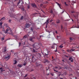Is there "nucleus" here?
<instances>
[{
	"label": "nucleus",
	"instance_id": "obj_1",
	"mask_svg": "<svg viewBox=\"0 0 79 79\" xmlns=\"http://www.w3.org/2000/svg\"><path fill=\"white\" fill-rule=\"evenodd\" d=\"M10 55H11V54H9L8 55V54H7V56H6L4 58L5 60H8L10 58Z\"/></svg>",
	"mask_w": 79,
	"mask_h": 79
},
{
	"label": "nucleus",
	"instance_id": "obj_2",
	"mask_svg": "<svg viewBox=\"0 0 79 79\" xmlns=\"http://www.w3.org/2000/svg\"><path fill=\"white\" fill-rule=\"evenodd\" d=\"M10 31L11 32H12V30H11V29L10 27H8V28L6 29V31L5 32V33L6 34L9 31Z\"/></svg>",
	"mask_w": 79,
	"mask_h": 79
},
{
	"label": "nucleus",
	"instance_id": "obj_3",
	"mask_svg": "<svg viewBox=\"0 0 79 79\" xmlns=\"http://www.w3.org/2000/svg\"><path fill=\"white\" fill-rule=\"evenodd\" d=\"M49 20H50L49 19H47L46 20V22H45V23L46 24V27L47 26V25H48V23H49Z\"/></svg>",
	"mask_w": 79,
	"mask_h": 79
},
{
	"label": "nucleus",
	"instance_id": "obj_4",
	"mask_svg": "<svg viewBox=\"0 0 79 79\" xmlns=\"http://www.w3.org/2000/svg\"><path fill=\"white\" fill-rule=\"evenodd\" d=\"M32 60L31 61L34 62L35 61H36V59H35V58L34 56H32Z\"/></svg>",
	"mask_w": 79,
	"mask_h": 79
},
{
	"label": "nucleus",
	"instance_id": "obj_5",
	"mask_svg": "<svg viewBox=\"0 0 79 79\" xmlns=\"http://www.w3.org/2000/svg\"><path fill=\"white\" fill-rule=\"evenodd\" d=\"M31 6H32V7H33L34 8H36L37 6L35 4V3H33L31 4Z\"/></svg>",
	"mask_w": 79,
	"mask_h": 79
},
{
	"label": "nucleus",
	"instance_id": "obj_6",
	"mask_svg": "<svg viewBox=\"0 0 79 79\" xmlns=\"http://www.w3.org/2000/svg\"><path fill=\"white\" fill-rule=\"evenodd\" d=\"M32 46L34 48H35V47H37V44L35 43V44H33Z\"/></svg>",
	"mask_w": 79,
	"mask_h": 79
},
{
	"label": "nucleus",
	"instance_id": "obj_7",
	"mask_svg": "<svg viewBox=\"0 0 79 79\" xmlns=\"http://www.w3.org/2000/svg\"><path fill=\"white\" fill-rule=\"evenodd\" d=\"M35 39V37H32V38H30L29 39V40H30V41L31 42H34V41L33 40H33V39Z\"/></svg>",
	"mask_w": 79,
	"mask_h": 79
},
{
	"label": "nucleus",
	"instance_id": "obj_8",
	"mask_svg": "<svg viewBox=\"0 0 79 79\" xmlns=\"http://www.w3.org/2000/svg\"><path fill=\"white\" fill-rule=\"evenodd\" d=\"M69 60L71 61V62H73V60H74V59H73V57H70Z\"/></svg>",
	"mask_w": 79,
	"mask_h": 79
},
{
	"label": "nucleus",
	"instance_id": "obj_9",
	"mask_svg": "<svg viewBox=\"0 0 79 79\" xmlns=\"http://www.w3.org/2000/svg\"><path fill=\"white\" fill-rule=\"evenodd\" d=\"M57 47V45L56 44H54L53 45V46L52 47V48L53 49H55V47Z\"/></svg>",
	"mask_w": 79,
	"mask_h": 79
},
{
	"label": "nucleus",
	"instance_id": "obj_10",
	"mask_svg": "<svg viewBox=\"0 0 79 79\" xmlns=\"http://www.w3.org/2000/svg\"><path fill=\"white\" fill-rule=\"evenodd\" d=\"M48 53H49V52L48 51H46L45 52V56H47L48 55Z\"/></svg>",
	"mask_w": 79,
	"mask_h": 79
},
{
	"label": "nucleus",
	"instance_id": "obj_11",
	"mask_svg": "<svg viewBox=\"0 0 79 79\" xmlns=\"http://www.w3.org/2000/svg\"><path fill=\"white\" fill-rule=\"evenodd\" d=\"M35 66H36V67H37V66H39V65H40V64H39V63L36 62V63H35Z\"/></svg>",
	"mask_w": 79,
	"mask_h": 79
},
{
	"label": "nucleus",
	"instance_id": "obj_12",
	"mask_svg": "<svg viewBox=\"0 0 79 79\" xmlns=\"http://www.w3.org/2000/svg\"><path fill=\"white\" fill-rule=\"evenodd\" d=\"M3 50H4V52H6V47H4L3 48Z\"/></svg>",
	"mask_w": 79,
	"mask_h": 79
},
{
	"label": "nucleus",
	"instance_id": "obj_13",
	"mask_svg": "<svg viewBox=\"0 0 79 79\" xmlns=\"http://www.w3.org/2000/svg\"><path fill=\"white\" fill-rule=\"evenodd\" d=\"M30 26V25L29 24H28L27 23L26 24L25 27H29Z\"/></svg>",
	"mask_w": 79,
	"mask_h": 79
},
{
	"label": "nucleus",
	"instance_id": "obj_14",
	"mask_svg": "<svg viewBox=\"0 0 79 79\" xmlns=\"http://www.w3.org/2000/svg\"><path fill=\"white\" fill-rule=\"evenodd\" d=\"M56 4H57V5H58V6H59V8H60L61 9V5L60 4H59L58 3L56 2Z\"/></svg>",
	"mask_w": 79,
	"mask_h": 79
},
{
	"label": "nucleus",
	"instance_id": "obj_15",
	"mask_svg": "<svg viewBox=\"0 0 79 79\" xmlns=\"http://www.w3.org/2000/svg\"><path fill=\"white\" fill-rule=\"evenodd\" d=\"M54 68H55V69H61V67H60V66H58V67H54Z\"/></svg>",
	"mask_w": 79,
	"mask_h": 79
},
{
	"label": "nucleus",
	"instance_id": "obj_16",
	"mask_svg": "<svg viewBox=\"0 0 79 79\" xmlns=\"http://www.w3.org/2000/svg\"><path fill=\"white\" fill-rule=\"evenodd\" d=\"M69 2L71 3V4L73 5H74V3H75V2H74V1H72L71 2H70V1H69Z\"/></svg>",
	"mask_w": 79,
	"mask_h": 79
},
{
	"label": "nucleus",
	"instance_id": "obj_17",
	"mask_svg": "<svg viewBox=\"0 0 79 79\" xmlns=\"http://www.w3.org/2000/svg\"><path fill=\"white\" fill-rule=\"evenodd\" d=\"M66 36H68V35H69V31L67 30V31H66Z\"/></svg>",
	"mask_w": 79,
	"mask_h": 79
},
{
	"label": "nucleus",
	"instance_id": "obj_18",
	"mask_svg": "<svg viewBox=\"0 0 79 79\" xmlns=\"http://www.w3.org/2000/svg\"><path fill=\"white\" fill-rule=\"evenodd\" d=\"M22 66H23V65L20 64H18L17 65V66H18V68H21Z\"/></svg>",
	"mask_w": 79,
	"mask_h": 79
},
{
	"label": "nucleus",
	"instance_id": "obj_19",
	"mask_svg": "<svg viewBox=\"0 0 79 79\" xmlns=\"http://www.w3.org/2000/svg\"><path fill=\"white\" fill-rule=\"evenodd\" d=\"M0 70H1V72H3V71H5V70H3V69H2V68H0Z\"/></svg>",
	"mask_w": 79,
	"mask_h": 79
},
{
	"label": "nucleus",
	"instance_id": "obj_20",
	"mask_svg": "<svg viewBox=\"0 0 79 79\" xmlns=\"http://www.w3.org/2000/svg\"><path fill=\"white\" fill-rule=\"evenodd\" d=\"M14 62H15L14 63V64H16V63H18V62H17V61H16V60H15L14 61Z\"/></svg>",
	"mask_w": 79,
	"mask_h": 79
},
{
	"label": "nucleus",
	"instance_id": "obj_21",
	"mask_svg": "<svg viewBox=\"0 0 79 79\" xmlns=\"http://www.w3.org/2000/svg\"><path fill=\"white\" fill-rule=\"evenodd\" d=\"M10 15H9L11 18H13V14L11 13H10Z\"/></svg>",
	"mask_w": 79,
	"mask_h": 79
},
{
	"label": "nucleus",
	"instance_id": "obj_22",
	"mask_svg": "<svg viewBox=\"0 0 79 79\" xmlns=\"http://www.w3.org/2000/svg\"><path fill=\"white\" fill-rule=\"evenodd\" d=\"M44 61H45V62H44V63H46V62H47V63H49V61H48V60L47 59H45Z\"/></svg>",
	"mask_w": 79,
	"mask_h": 79
},
{
	"label": "nucleus",
	"instance_id": "obj_23",
	"mask_svg": "<svg viewBox=\"0 0 79 79\" xmlns=\"http://www.w3.org/2000/svg\"><path fill=\"white\" fill-rule=\"evenodd\" d=\"M70 41L71 42L72 40H74V39H73V38H70Z\"/></svg>",
	"mask_w": 79,
	"mask_h": 79
},
{
	"label": "nucleus",
	"instance_id": "obj_24",
	"mask_svg": "<svg viewBox=\"0 0 79 79\" xmlns=\"http://www.w3.org/2000/svg\"><path fill=\"white\" fill-rule=\"evenodd\" d=\"M60 23V20L58 19L56 21L57 23Z\"/></svg>",
	"mask_w": 79,
	"mask_h": 79
},
{
	"label": "nucleus",
	"instance_id": "obj_25",
	"mask_svg": "<svg viewBox=\"0 0 79 79\" xmlns=\"http://www.w3.org/2000/svg\"><path fill=\"white\" fill-rule=\"evenodd\" d=\"M62 45H63V44H62L60 45L59 46V47H60V48H62L63 47V46Z\"/></svg>",
	"mask_w": 79,
	"mask_h": 79
},
{
	"label": "nucleus",
	"instance_id": "obj_26",
	"mask_svg": "<svg viewBox=\"0 0 79 79\" xmlns=\"http://www.w3.org/2000/svg\"><path fill=\"white\" fill-rule=\"evenodd\" d=\"M23 16H21L20 18V20H23Z\"/></svg>",
	"mask_w": 79,
	"mask_h": 79
},
{
	"label": "nucleus",
	"instance_id": "obj_27",
	"mask_svg": "<svg viewBox=\"0 0 79 79\" xmlns=\"http://www.w3.org/2000/svg\"><path fill=\"white\" fill-rule=\"evenodd\" d=\"M2 19H3V20H5V17H4L1 18V20H2Z\"/></svg>",
	"mask_w": 79,
	"mask_h": 79
},
{
	"label": "nucleus",
	"instance_id": "obj_28",
	"mask_svg": "<svg viewBox=\"0 0 79 79\" xmlns=\"http://www.w3.org/2000/svg\"><path fill=\"white\" fill-rule=\"evenodd\" d=\"M74 49H71V50H69V52H72V51L73 52V51H74Z\"/></svg>",
	"mask_w": 79,
	"mask_h": 79
},
{
	"label": "nucleus",
	"instance_id": "obj_29",
	"mask_svg": "<svg viewBox=\"0 0 79 79\" xmlns=\"http://www.w3.org/2000/svg\"><path fill=\"white\" fill-rule=\"evenodd\" d=\"M4 39H5V38L4 37H3L1 39V40L2 41L3 40H4Z\"/></svg>",
	"mask_w": 79,
	"mask_h": 79
},
{
	"label": "nucleus",
	"instance_id": "obj_30",
	"mask_svg": "<svg viewBox=\"0 0 79 79\" xmlns=\"http://www.w3.org/2000/svg\"><path fill=\"white\" fill-rule=\"evenodd\" d=\"M21 42H19V47H20L21 46Z\"/></svg>",
	"mask_w": 79,
	"mask_h": 79
},
{
	"label": "nucleus",
	"instance_id": "obj_31",
	"mask_svg": "<svg viewBox=\"0 0 79 79\" xmlns=\"http://www.w3.org/2000/svg\"><path fill=\"white\" fill-rule=\"evenodd\" d=\"M26 38H27V36L26 35H25L23 37V39H26Z\"/></svg>",
	"mask_w": 79,
	"mask_h": 79
},
{
	"label": "nucleus",
	"instance_id": "obj_32",
	"mask_svg": "<svg viewBox=\"0 0 79 79\" xmlns=\"http://www.w3.org/2000/svg\"><path fill=\"white\" fill-rule=\"evenodd\" d=\"M3 24V23L1 22L0 23V26H2V24Z\"/></svg>",
	"mask_w": 79,
	"mask_h": 79
},
{
	"label": "nucleus",
	"instance_id": "obj_33",
	"mask_svg": "<svg viewBox=\"0 0 79 79\" xmlns=\"http://www.w3.org/2000/svg\"><path fill=\"white\" fill-rule=\"evenodd\" d=\"M9 34H11L12 35H13V34L12 32H11V33H9Z\"/></svg>",
	"mask_w": 79,
	"mask_h": 79
},
{
	"label": "nucleus",
	"instance_id": "obj_34",
	"mask_svg": "<svg viewBox=\"0 0 79 79\" xmlns=\"http://www.w3.org/2000/svg\"><path fill=\"white\" fill-rule=\"evenodd\" d=\"M31 31H33V29L32 28V27H31Z\"/></svg>",
	"mask_w": 79,
	"mask_h": 79
},
{
	"label": "nucleus",
	"instance_id": "obj_35",
	"mask_svg": "<svg viewBox=\"0 0 79 79\" xmlns=\"http://www.w3.org/2000/svg\"><path fill=\"white\" fill-rule=\"evenodd\" d=\"M55 52H57V47L56 48V50L55 51Z\"/></svg>",
	"mask_w": 79,
	"mask_h": 79
},
{
	"label": "nucleus",
	"instance_id": "obj_36",
	"mask_svg": "<svg viewBox=\"0 0 79 79\" xmlns=\"http://www.w3.org/2000/svg\"><path fill=\"white\" fill-rule=\"evenodd\" d=\"M27 8H28V9H29V8H30V6H29L28 5H27Z\"/></svg>",
	"mask_w": 79,
	"mask_h": 79
},
{
	"label": "nucleus",
	"instance_id": "obj_37",
	"mask_svg": "<svg viewBox=\"0 0 79 79\" xmlns=\"http://www.w3.org/2000/svg\"><path fill=\"white\" fill-rule=\"evenodd\" d=\"M64 4L66 6H68V4H66V2H64Z\"/></svg>",
	"mask_w": 79,
	"mask_h": 79
},
{
	"label": "nucleus",
	"instance_id": "obj_38",
	"mask_svg": "<svg viewBox=\"0 0 79 79\" xmlns=\"http://www.w3.org/2000/svg\"><path fill=\"white\" fill-rule=\"evenodd\" d=\"M26 64V63H25L23 64V65H24V66H25Z\"/></svg>",
	"mask_w": 79,
	"mask_h": 79
},
{
	"label": "nucleus",
	"instance_id": "obj_39",
	"mask_svg": "<svg viewBox=\"0 0 79 79\" xmlns=\"http://www.w3.org/2000/svg\"><path fill=\"white\" fill-rule=\"evenodd\" d=\"M50 13H53V11L51 10L50 12Z\"/></svg>",
	"mask_w": 79,
	"mask_h": 79
},
{
	"label": "nucleus",
	"instance_id": "obj_40",
	"mask_svg": "<svg viewBox=\"0 0 79 79\" xmlns=\"http://www.w3.org/2000/svg\"><path fill=\"white\" fill-rule=\"evenodd\" d=\"M38 55H40V56H41V54L40 53H38Z\"/></svg>",
	"mask_w": 79,
	"mask_h": 79
},
{
	"label": "nucleus",
	"instance_id": "obj_41",
	"mask_svg": "<svg viewBox=\"0 0 79 79\" xmlns=\"http://www.w3.org/2000/svg\"><path fill=\"white\" fill-rule=\"evenodd\" d=\"M23 45H25L26 44V42H24L23 43Z\"/></svg>",
	"mask_w": 79,
	"mask_h": 79
},
{
	"label": "nucleus",
	"instance_id": "obj_42",
	"mask_svg": "<svg viewBox=\"0 0 79 79\" xmlns=\"http://www.w3.org/2000/svg\"><path fill=\"white\" fill-rule=\"evenodd\" d=\"M33 51L34 52H36V51L34 49H33Z\"/></svg>",
	"mask_w": 79,
	"mask_h": 79
},
{
	"label": "nucleus",
	"instance_id": "obj_43",
	"mask_svg": "<svg viewBox=\"0 0 79 79\" xmlns=\"http://www.w3.org/2000/svg\"><path fill=\"white\" fill-rule=\"evenodd\" d=\"M21 3V2H20V1H19V2H18V5H19V3Z\"/></svg>",
	"mask_w": 79,
	"mask_h": 79
},
{
	"label": "nucleus",
	"instance_id": "obj_44",
	"mask_svg": "<svg viewBox=\"0 0 79 79\" xmlns=\"http://www.w3.org/2000/svg\"><path fill=\"white\" fill-rule=\"evenodd\" d=\"M54 71H56V72H58V71L56 70L55 69H54Z\"/></svg>",
	"mask_w": 79,
	"mask_h": 79
},
{
	"label": "nucleus",
	"instance_id": "obj_45",
	"mask_svg": "<svg viewBox=\"0 0 79 79\" xmlns=\"http://www.w3.org/2000/svg\"><path fill=\"white\" fill-rule=\"evenodd\" d=\"M64 75H66V72H65L64 73Z\"/></svg>",
	"mask_w": 79,
	"mask_h": 79
},
{
	"label": "nucleus",
	"instance_id": "obj_46",
	"mask_svg": "<svg viewBox=\"0 0 79 79\" xmlns=\"http://www.w3.org/2000/svg\"><path fill=\"white\" fill-rule=\"evenodd\" d=\"M11 20H9V23H11Z\"/></svg>",
	"mask_w": 79,
	"mask_h": 79
},
{
	"label": "nucleus",
	"instance_id": "obj_47",
	"mask_svg": "<svg viewBox=\"0 0 79 79\" xmlns=\"http://www.w3.org/2000/svg\"><path fill=\"white\" fill-rule=\"evenodd\" d=\"M65 56V57H67V58H68V57H69V56H67L66 55H64Z\"/></svg>",
	"mask_w": 79,
	"mask_h": 79
},
{
	"label": "nucleus",
	"instance_id": "obj_48",
	"mask_svg": "<svg viewBox=\"0 0 79 79\" xmlns=\"http://www.w3.org/2000/svg\"><path fill=\"white\" fill-rule=\"evenodd\" d=\"M55 33L56 34H58V33L57 32V31H55Z\"/></svg>",
	"mask_w": 79,
	"mask_h": 79
},
{
	"label": "nucleus",
	"instance_id": "obj_49",
	"mask_svg": "<svg viewBox=\"0 0 79 79\" xmlns=\"http://www.w3.org/2000/svg\"><path fill=\"white\" fill-rule=\"evenodd\" d=\"M34 71V69H31V71Z\"/></svg>",
	"mask_w": 79,
	"mask_h": 79
},
{
	"label": "nucleus",
	"instance_id": "obj_50",
	"mask_svg": "<svg viewBox=\"0 0 79 79\" xmlns=\"http://www.w3.org/2000/svg\"><path fill=\"white\" fill-rule=\"evenodd\" d=\"M52 21H53V20L52 19L50 21V22H52Z\"/></svg>",
	"mask_w": 79,
	"mask_h": 79
},
{
	"label": "nucleus",
	"instance_id": "obj_51",
	"mask_svg": "<svg viewBox=\"0 0 79 79\" xmlns=\"http://www.w3.org/2000/svg\"><path fill=\"white\" fill-rule=\"evenodd\" d=\"M43 6V4H40V6Z\"/></svg>",
	"mask_w": 79,
	"mask_h": 79
},
{
	"label": "nucleus",
	"instance_id": "obj_52",
	"mask_svg": "<svg viewBox=\"0 0 79 79\" xmlns=\"http://www.w3.org/2000/svg\"><path fill=\"white\" fill-rule=\"evenodd\" d=\"M45 3H48V2H46Z\"/></svg>",
	"mask_w": 79,
	"mask_h": 79
},
{
	"label": "nucleus",
	"instance_id": "obj_53",
	"mask_svg": "<svg viewBox=\"0 0 79 79\" xmlns=\"http://www.w3.org/2000/svg\"><path fill=\"white\" fill-rule=\"evenodd\" d=\"M40 38H41V37H42V35L40 36Z\"/></svg>",
	"mask_w": 79,
	"mask_h": 79
},
{
	"label": "nucleus",
	"instance_id": "obj_54",
	"mask_svg": "<svg viewBox=\"0 0 79 79\" xmlns=\"http://www.w3.org/2000/svg\"><path fill=\"white\" fill-rule=\"evenodd\" d=\"M27 76V75H26L25 76V77H26Z\"/></svg>",
	"mask_w": 79,
	"mask_h": 79
},
{
	"label": "nucleus",
	"instance_id": "obj_55",
	"mask_svg": "<svg viewBox=\"0 0 79 79\" xmlns=\"http://www.w3.org/2000/svg\"><path fill=\"white\" fill-rule=\"evenodd\" d=\"M61 29H63V27L62 26H61Z\"/></svg>",
	"mask_w": 79,
	"mask_h": 79
},
{
	"label": "nucleus",
	"instance_id": "obj_56",
	"mask_svg": "<svg viewBox=\"0 0 79 79\" xmlns=\"http://www.w3.org/2000/svg\"><path fill=\"white\" fill-rule=\"evenodd\" d=\"M72 12V13H74V11H72V12Z\"/></svg>",
	"mask_w": 79,
	"mask_h": 79
},
{
	"label": "nucleus",
	"instance_id": "obj_57",
	"mask_svg": "<svg viewBox=\"0 0 79 79\" xmlns=\"http://www.w3.org/2000/svg\"><path fill=\"white\" fill-rule=\"evenodd\" d=\"M60 79H63V78H60Z\"/></svg>",
	"mask_w": 79,
	"mask_h": 79
},
{
	"label": "nucleus",
	"instance_id": "obj_58",
	"mask_svg": "<svg viewBox=\"0 0 79 79\" xmlns=\"http://www.w3.org/2000/svg\"><path fill=\"white\" fill-rule=\"evenodd\" d=\"M52 59H53V56L52 57Z\"/></svg>",
	"mask_w": 79,
	"mask_h": 79
},
{
	"label": "nucleus",
	"instance_id": "obj_59",
	"mask_svg": "<svg viewBox=\"0 0 79 79\" xmlns=\"http://www.w3.org/2000/svg\"><path fill=\"white\" fill-rule=\"evenodd\" d=\"M62 61H63V62H64V60H62Z\"/></svg>",
	"mask_w": 79,
	"mask_h": 79
},
{
	"label": "nucleus",
	"instance_id": "obj_60",
	"mask_svg": "<svg viewBox=\"0 0 79 79\" xmlns=\"http://www.w3.org/2000/svg\"><path fill=\"white\" fill-rule=\"evenodd\" d=\"M64 13V11H63V12H62V13Z\"/></svg>",
	"mask_w": 79,
	"mask_h": 79
},
{
	"label": "nucleus",
	"instance_id": "obj_61",
	"mask_svg": "<svg viewBox=\"0 0 79 79\" xmlns=\"http://www.w3.org/2000/svg\"><path fill=\"white\" fill-rule=\"evenodd\" d=\"M60 75H61V74H60L58 76H60Z\"/></svg>",
	"mask_w": 79,
	"mask_h": 79
},
{
	"label": "nucleus",
	"instance_id": "obj_62",
	"mask_svg": "<svg viewBox=\"0 0 79 79\" xmlns=\"http://www.w3.org/2000/svg\"><path fill=\"white\" fill-rule=\"evenodd\" d=\"M0 28L2 29V26H1Z\"/></svg>",
	"mask_w": 79,
	"mask_h": 79
},
{
	"label": "nucleus",
	"instance_id": "obj_63",
	"mask_svg": "<svg viewBox=\"0 0 79 79\" xmlns=\"http://www.w3.org/2000/svg\"><path fill=\"white\" fill-rule=\"evenodd\" d=\"M51 75H52V76H53V75H52V73H51Z\"/></svg>",
	"mask_w": 79,
	"mask_h": 79
},
{
	"label": "nucleus",
	"instance_id": "obj_64",
	"mask_svg": "<svg viewBox=\"0 0 79 79\" xmlns=\"http://www.w3.org/2000/svg\"><path fill=\"white\" fill-rule=\"evenodd\" d=\"M72 21H74L73 20V19H72Z\"/></svg>",
	"mask_w": 79,
	"mask_h": 79
}]
</instances>
